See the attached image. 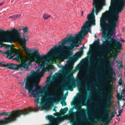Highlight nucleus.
Returning <instances> with one entry per match:
<instances>
[{
  "mask_svg": "<svg viewBox=\"0 0 125 125\" xmlns=\"http://www.w3.org/2000/svg\"><path fill=\"white\" fill-rule=\"evenodd\" d=\"M22 30L23 32L22 35L21 37L20 30H18L15 29H12L10 30L11 36L9 37L8 40L9 42H13L17 40L20 43L24 49L27 55L26 57L22 53H20L17 55L15 58L13 59L17 61L20 59L21 63V64H16L12 63H6L4 62H0V67L7 68L12 70H16L18 71H22L23 69H26L27 70L29 66L32 65L35 63H34V57L36 60L39 61H42L44 60L50 61L52 57H54L59 62H62L65 60L63 51H60L57 49V47L59 46V48L63 49L59 44L58 46H55L51 48L49 53L45 56L44 55H40L37 53L35 51L32 52L26 46V42L28 39V36L26 35V34L29 33V29L26 26H22Z\"/></svg>",
  "mask_w": 125,
  "mask_h": 125,
  "instance_id": "nucleus-1",
  "label": "nucleus"
},
{
  "mask_svg": "<svg viewBox=\"0 0 125 125\" xmlns=\"http://www.w3.org/2000/svg\"><path fill=\"white\" fill-rule=\"evenodd\" d=\"M38 62V65L35 68H38L37 70V72H33V73L28 75L24 79L25 83H22L21 84V87L25 88L26 90L28 91V94H30V97H33L35 98L34 100V104L37 107L39 103L40 95L41 94L40 92H43L44 91L41 88H38L36 87V83L38 82V80L45 72L48 71L47 69L44 67L47 63L45 61L49 62L47 61L44 60L42 61H39L36 60Z\"/></svg>",
  "mask_w": 125,
  "mask_h": 125,
  "instance_id": "nucleus-2",
  "label": "nucleus"
},
{
  "mask_svg": "<svg viewBox=\"0 0 125 125\" xmlns=\"http://www.w3.org/2000/svg\"><path fill=\"white\" fill-rule=\"evenodd\" d=\"M87 19L88 21H86L83 24L81 28L80 31L74 36H69L68 37H66L62 40L60 42L61 44L60 45L63 49H61L57 47V49L60 51H63L65 59L72 55L69 53V51L74 48V47L78 46V42L83 39L84 36L88 33L91 32L89 29L90 25H95V19L94 15H88Z\"/></svg>",
  "mask_w": 125,
  "mask_h": 125,
  "instance_id": "nucleus-3",
  "label": "nucleus"
},
{
  "mask_svg": "<svg viewBox=\"0 0 125 125\" xmlns=\"http://www.w3.org/2000/svg\"><path fill=\"white\" fill-rule=\"evenodd\" d=\"M50 85L54 88V89L50 88H47L44 91V95L41 99V102L42 103H43L45 101H47L45 104L46 106H47L48 105L50 106L52 104L53 102L61 100L63 96L62 94H59L61 93V91L60 90V88L59 87V90L55 95L53 97H50L54 92L55 89L57 85V83L54 81L51 82Z\"/></svg>",
  "mask_w": 125,
  "mask_h": 125,
  "instance_id": "nucleus-4",
  "label": "nucleus"
},
{
  "mask_svg": "<svg viewBox=\"0 0 125 125\" xmlns=\"http://www.w3.org/2000/svg\"><path fill=\"white\" fill-rule=\"evenodd\" d=\"M109 98L107 99L105 101H102L101 106L100 107V110L99 108H96V111L95 113V114L100 117H102V119L104 120H106L108 118V116H110L111 118H113L115 114L117 113L116 112L115 109L113 108L111 110L107 111V109L104 108V107L111 105L112 104L113 102L112 99V95L110 94Z\"/></svg>",
  "mask_w": 125,
  "mask_h": 125,
  "instance_id": "nucleus-5",
  "label": "nucleus"
},
{
  "mask_svg": "<svg viewBox=\"0 0 125 125\" xmlns=\"http://www.w3.org/2000/svg\"><path fill=\"white\" fill-rule=\"evenodd\" d=\"M33 111V110L30 108L28 110L25 109L21 110H17L14 112L9 115H6L8 113L6 112L0 113V117L4 115L6 117L4 119H0V125H4L7 124L12 121L15 120L16 118L21 115H25L28 114L30 112Z\"/></svg>",
  "mask_w": 125,
  "mask_h": 125,
  "instance_id": "nucleus-6",
  "label": "nucleus"
},
{
  "mask_svg": "<svg viewBox=\"0 0 125 125\" xmlns=\"http://www.w3.org/2000/svg\"><path fill=\"white\" fill-rule=\"evenodd\" d=\"M80 85L81 90L82 91V94H80L78 98L75 99V102L77 103L76 104L77 107V114L76 115L79 118L83 120L86 118L85 115V110L83 108L81 109V106L80 104H82L85 102L86 98V91H84L85 90V87L83 84L80 83Z\"/></svg>",
  "mask_w": 125,
  "mask_h": 125,
  "instance_id": "nucleus-7",
  "label": "nucleus"
},
{
  "mask_svg": "<svg viewBox=\"0 0 125 125\" xmlns=\"http://www.w3.org/2000/svg\"><path fill=\"white\" fill-rule=\"evenodd\" d=\"M93 8L90 14L94 15V8L95 9L96 15H97L99 12L102 9V6L105 3V0H93Z\"/></svg>",
  "mask_w": 125,
  "mask_h": 125,
  "instance_id": "nucleus-8",
  "label": "nucleus"
},
{
  "mask_svg": "<svg viewBox=\"0 0 125 125\" xmlns=\"http://www.w3.org/2000/svg\"><path fill=\"white\" fill-rule=\"evenodd\" d=\"M112 44L111 42L109 41H106L103 42L101 46L104 48L106 49V50L102 49L103 52L105 54V55L103 58L106 61H107V63H108L107 54L110 52V48Z\"/></svg>",
  "mask_w": 125,
  "mask_h": 125,
  "instance_id": "nucleus-9",
  "label": "nucleus"
},
{
  "mask_svg": "<svg viewBox=\"0 0 125 125\" xmlns=\"http://www.w3.org/2000/svg\"><path fill=\"white\" fill-rule=\"evenodd\" d=\"M0 36L4 39V41L5 42H9L8 40L9 37L11 36V34L10 33V30L3 31L0 30ZM0 45H3V43L2 42L1 39H0Z\"/></svg>",
  "mask_w": 125,
  "mask_h": 125,
  "instance_id": "nucleus-10",
  "label": "nucleus"
},
{
  "mask_svg": "<svg viewBox=\"0 0 125 125\" xmlns=\"http://www.w3.org/2000/svg\"><path fill=\"white\" fill-rule=\"evenodd\" d=\"M110 75L108 74L106 75V76L102 77H101V78L104 80V81L102 82V83L105 84L104 85H103L102 87L105 88L104 91L106 92L107 91L106 89L107 88H108L110 90H112L113 89V87L109 83H106L109 82V80L106 77H110Z\"/></svg>",
  "mask_w": 125,
  "mask_h": 125,
  "instance_id": "nucleus-11",
  "label": "nucleus"
},
{
  "mask_svg": "<svg viewBox=\"0 0 125 125\" xmlns=\"http://www.w3.org/2000/svg\"><path fill=\"white\" fill-rule=\"evenodd\" d=\"M3 53L9 59H12L17 54V51L16 50L10 51L8 50L3 52Z\"/></svg>",
  "mask_w": 125,
  "mask_h": 125,
  "instance_id": "nucleus-12",
  "label": "nucleus"
},
{
  "mask_svg": "<svg viewBox=\"0 0 125 125\" xmlns=\"http://www.w3.org/2000/svg\"><path fill=\"white\" fill-rule=\"evenodd\" d=\"M75 82V80H73L71 82L69 81L66 83H61L60 84L61 86L64 87L66 86L70 90L72 89V87L74 86Z\"/></svg>",
  "mask_w": 125,
  "mask_h": 125,
  "instance_id": "nucleus-13",
  "label": "nucleus"
},
{
  "mask_svg": "<svg viewBox=\"0 0 125 125\" xmlns=\"http://www.w3.org/2000/svg\"><path fill=\"white\" fill-rule=\"evenodd\" d=\"M59 74L55 73L53 76V78L55 81L57 83H60L61 81H62V78L59 76Z\"/></svg>",
  "mask_w": 125,
  "mask_h": 125,
  "instance_id": "nucleus-14",
  "label": "nucleus"
},
{
  "mask_svg": "<svg viewBox=\"0 0 125 125\" xmlns=\"http://www.w3.org/2000/svg\"><path fill=\"white\" fill-rule=\"evenodd\" d=\"M73 68V65L69 64L67 63V65H65L63 68V70L64 72L67 73L70 71Z\"/></svg>",
  "mask_w": 125,
  "mask_h": 125,
  "instance_id": "nucleus-15",
  "label": "nucleus"
},
{
  "mask_svg": "<svg viewBox=\"0 0 125 125\" xmlns=\"http://www.w3.org/2000/svg\"><path fill=\"white\" fill-rule=\"evenodd\" d=\"M94 44H92L90 45V47L93 48H95L97 49H98L100 47V46H99L100 42L99 41L95 40L94 42Z\"/></svg>",
  "mask_w": 125,
  "mask_h": 125,
  "instance_id": "nucleus-16",
  "label": "nucleus"
},
{
  "mask_svg": "<svg viewBox=\"0 0 125 125\" xmlns=\"http://www.w3.org/2000/svg\"><path fill=\"white\" fill-rule=\"evenodd\" d=\"M84 75V74L80 71L77 75V77L78 79H79L81 82L84 81L85 80V78L84 77H82L81 78L82 75Z\"/></svg>",
  "mask_w": 125,
  "mask_h": 125,
  "instance_id": "nucleus-17",
  "label": "nucleus"
},
{
  "mask_svg": "<svg viewBox=\"0 0 125 125\" xmlns=\"http://www.w3.org/2000/svg\"><path fill=\"white\" fill-rule=\"evenodd\" d=\"M21 16V15L20 14H16L14 15L10 16L9 18H11L13 19L16 20L20 19Z\"/></svg>",
  "mask_w": 125,
  "mask_h": 125,
  "instance_id": "nucleus-18",
  "label": "nucleus"
},
{
  "mask_svg": "<svg viewBox=\"0 0 125 125\" xmlns=\"http://www.w3.org/2000/svg\"><path fill=\"white\" fill-rule=\"evenodd\" d=\"M122 91L123 93H122L120 95H119V98L121 99H122L124 100V103L125 104V99H124L125 94V88L123 89L122 90Z\"/></svg>",
  "mask_w": 125,
  "mask_h": 125,
  "instance_id": "nucleus-19",
  "label": "nucleus"
},
{
  "mask_svg": "<svg viewBox=\"0 0 125 125\" xmlns=\"http://www.w3.org/2000/svg\"><path fill=\"white\" fill-rule=\"evenodd\" d=\"M82 54V52H81L76 53L73 56V58L75 59H77L78 58H79L80 57Z\"/></svg>",
  "mask_w": 125,
  "mask_h": 125,
  "instance_id": "nucleus-20",
  "label": "nucleus"
},
{
  "mask_svg": "<svg viewBox=\"0 0 125 125\" xmlns=\"http://www.w3.org/2000/svg\"><path fill=\"white\" fill-rule=\"evenodd\" d=\"M95 69H92V73H91V76L88 75V78L90 80L92 79V77H94L95 76Z\"/></svg>",
  "mask_w": 125,
  "mask_h": 125,
  "instance_id": "nucleus-21",
  "label": "nucleus"
},
{
  "mask_svg": "<svg viewBox=\"0 0 125 125\" xmlns=\"http://www.w3.org/2000/svg\"><path fill=\"white\" fill-rule=\"evenodd\" d=\"M74 59H75L74 58L73 56V57L71 58L68 61L67 63L69 64L73 65V61Z\"/></svg>",
  "mask_w": 125,
  "mask_h": 125,
  "instance_id": "nucleus-22",
  "label": "nucleus"
},
{
  "mask_svg": "<svg viewBox=\"0 0 125 125\" xmlns=\"http://www.w3.org/2000/svg\"><path fill=\"white\" fill-rule=\"evenodd\" d=\"M99 58H95L93 56L91 57H90V62L91 63L94 62L95 60H97L98 59L99 60Z\"/></svg>",
  "mask_w": 125,
  "mask_h": 125,
  "instance_id": "nucleus-23",
  "label": "nucleus"
},
{
  "mask_svg": "<svg viewBox=\"0 0 125 125\" xmlns=\"http://www.w3.org/2000/svg\"><path fill=\"white\" fill-rule=\"evenodd\" d=\"M51 15L49 14H44L42 15V17L43 19L44 20H46L49 17H51Z\"/></svg>",
  "mask_w": 125,
  "mask_h": 125,
  "instance_id": "nucleus-24",
  "label": "nucleus"
},
{
  "mask_svg": "<svg viewBox=\"0 0 125 125\" xmlns=\"http://www.w3.org/2000/svg\"><path fill=\"white\" fill-rule=\"evenodd\" d=\"M68 110V109L67 107L65 108L64 109H61L60 111V112L61 114H64Z\"/></svg>",
  "mask_w": 125,
  "mask_h": 125,
  "instance_id": "nucleus-25",
  "label": "nucleus"
},
{
  "mask_svg": "<svg viewBox=\"0 0 125 125\" xmlns=\"http://www.w3.org/2000/svg\"><path fill=\"white\" fill-rule=\"evenodd\" d=\"M69 118L72 122H73L74 120V117L73 114H71L69 117Z\"/></svg>",
  "mask_w": 125,
  "mask_h": 125,
  "instance_id": "nucleus-26",
  "label": "nucleus"
},
{
  "mask_svg": "<svg viewBox=\"0 0 125 125\" xmlns=\"http://www.w3.org/2000/svg\"><path fill=\"white\" fill-rule=\"evenodd\" d=\"M107 93H105L103 94V96H102V98L104 99H106L107 97Z\"/></svg>",
  "mask_w": 125,
  "mask_h": 125,
  "instance_id": "nucleus-27",
  "label": "nucleus"
},
{
  "mask_svg": "<svg viewBox=\"0 0 125 125\" xmlns=\"http://www.w3.org/2000/svg\"><path fill=\"white\" fill-rule=\"evenodd\" d=\"M66 118V116H62L59 118V121H62L63 120Z\"/></svg>",
  "mask_w": 125,
  "mask_h": 125,
  "instance_id": "nucleus-28",
  "label": "nucleus"
},
{
  "mask_svg": "<svg viewBox=\"0 0 125 125\" xmlns=\"http://www.w3.org/2000/svg\"><path fill=\"white\" fill-rule=\"evenodd\" d=\"M116 44L117 46L119 48H120L122 46V44L121 43H120L119 42H117Z\"/></svg>",
  "mask_w": 125,
  "mask_h": 125,
  "instance_id": "nucleus-29",
  "label": "nucleus"
},
{
  "mask_svg": "<svg viewBox=\"0 0 125 125\" xmlns=\"http://www.w3.org/2000/svg\"><path fill=\"white\" fill-rule=\"evenodd\" d=\"M92 83L94 84V86L92 85L91 86V87L92 88H95V85L96 84V82L95 81H94L92 82Z\"/></svg>",
  "mask_w": 125,
  "mask_h": 125,
  "instance_id": "nucleus-30",
  "label": "nucleus"
},
{
  "mask_svg": "<svg viewBox=\"0 0 125 125\" xmlns=\"http://www.w3.org/2000/svg\"><path fill=\"white\" fill-rule=\"evenodd\" d=\"M78 67H76L75 68V69L73 70L72 71V73L73 74L75 73V72H76L77 70H78Z\"/></svg>",
  "mask_w": 125,
  "mask_h": 125,
  "instance_id": "nucleus-31",
  "label": "nucleus"
},
{
  "mask_svg": "<svg viewBox=\"0 0 125 125\" xmlns=\"http://www.w3.org/2000/svg\"><path fill=\"white\" fill-rule=\"evenodd\" d=\"M123 111V109L122 108H120L118 109V113H119V114H121L122 112Z\"/></svg>",
  "mask_w": 125,
  "mask_h": 125,
  "instance_id": "nucleus-32",
  "label": "nucleus"
},
{
  "mask_svg": "<svg viewBox=\"0 0 125 125\" xmlns=\"http://www.w3.org/2000/svg\"><path fill=\"white\" fill-rule=\"evenodd\" d=\"M119 63L120 64V65L119 66V68H122L123 67V64L122 63V62L121 61L119 62Z\"/></svg>",
  "mask_w": 125,
  "mask_h": 125,
  "instance_id": "nucleus-33",
  "label": "nucleus"
},
{
  "mask_svg": "<svg viewBox=\"0 0 125 125\" xmlns=\"http://www.w3.org/2000/svg\"><path fill=\"white\" fill-rule=\"evenodd\" d=\"M61 103L62 104V105L63 106H65L66 105V103L64 101H62L61 102Z\"/></svg>",
  "mask_w": 125,
  "mask_h": 125,
  "instance_id": "nucleus-34",
  "label": "nucleus"
},
{
  "mask_svg": "<svg viewBox=\"0 0 125 125\" xmlns=\"http://www.w3.org/2000/svg\"><path fill=\"white\" fill-rule=\"evenodd\" d=\"M90 113L92 115V116H94V112L92 111H90V113H89V114Z\"/></svg>",
  "mask_w": 125,
  "mask_h": 125,
  "instance_id": "nucleus-35",
  "label": "nucleus"
},
{
  "mask_svg": "<svg viewBox=\"0 0 125 125\" xmlns=\"http://www.w3.org/2000/svg\"><path fill=\"white\" fill-rule=\"evenodd\" d=\"M92 55V56L94 57L95 58H96V57L97 56L96 54L94 53H93V54Z\"/></svg>",
  "mask_w": 125,
  "mask_h": 125,
  "instance_id": "nucleus-36",
  "label": "nucleus"
},
{
  "mask_svg": "<svg viewBox=\"0 0 125 125\" xmlns=\"http://www.w3.org/2000/svg\"><path fill=\"white\" fill-rule=\"evenodd\" d=\"M98 56H101L102 55V53L101 52H99V54L98 55Z\"/></svg>",
  "mask_w": 125,
  "mask_h": 125,
  "instance_id": "nucleus-37",
  "label": "nucleus"
},
{
  "mask_svg": "<svg viewBox=\"0 0 125 125\" xmlns=\"http://www.w3.org/2000/svg\"><path fill=\"white\" fill-rule=\"evenodd\" d=\"M100 60L101 61V62H102V63H104V59H103L102 58H101Z\"/></svg>",
  "mask_w": 125,
  "mask_h": 125,
  "instance_id": "nucleus-38",
  "label": "nucleus"
},
{
  "mask_svg": "<svg viewBox=\"0 0 125 125\" xmlns=\"http://www.w3.org/2000/svg\"><path fill=\"white\" fill-rule=\"evenodd\" d=\"M120 40L122 42H125V40H123L121 37L120 38Z\"/></svg>",
  "mask_w": 125,
  "mask_h": 125,
  "instance_id": "nucleus-39",
  "label": "nucleus"
},
{
  "mask_svg": "<svg viewBox=\"0 0 125 125\" xmlns=\"http://www.w3.org/2000/svg\"><path fill=\"white\" fill-rule=\"evenodd\" d=\"M64 80L66 81H67L69 79V78L68 77H66L64 78Z\"/></svg>",
  "mask_w": 125,
  "mask_h": 125,
  "instance_id": "nucleus-40",
  "label": "nucleus"
},
{
  "mask_svg": "<svg viewBox=\"0 0 125 125\" xmlns=\"http://www.w3.org/2000/svg\"><path fill=\"white\" fill-rule=\"evenodd\" d=\"M103 34H104V36H106V32L105 31H104L103 32Z\"/></svg>",
  "mask_w": 125,
  "mask_h": 125,
  "instance_id": "nucleus-41",
  "label": "nucleus"
},
{
  "mask_svg": "<svg viewBox=\"0 0 125 125\" xmlns=\"http://www.w3.org/2000/svg\"><path fill=\"white\" fill-rule=\"evenodd\" d=\"M86 125H92V124H89L88 123L86 122L85 123Z\"/></svg>",
  "mask_w": 125,
  "mask_h": 125,
  "instance_id": "nucleus-42",
  "label": "nucleus"
},
{
  "mask_svg": "<svg viewBox=\"0 0 125 125\" xmlns=\"http://www.w3.org/2000/svg\"><path fill=\"white\" fill-rule=\"evenodd\" d=\"M39 109H37L35 110L34 111L35 112H37L38 111H39Z\"/></svg>",
  "mask_w": 125,
  "mask_h": 125,
  "instance_id": "nucleus-43",
  "label": "nucleus"
},
{
  "mask_svg": "<svg viewBox=\"0 0 125 125\" xmlns=\"http://www.w3.org/2000/svg\"><path fill=\"white\" fill-rule=\"evenodd\" d=\"M3 2H1L0 3V6L2 5L3 4Z\"/></svg>",
  "mask_w": 125,
  "mask_h": 125,
  "instance_id": "nucleus-44",
  "label": "nucleus"
},
{
  "mask_svg": "<svg viewBox=\"0 0 125 125\" xmlns=\"http://www.w3.org/2000/svg\"><path fill=\"white\" fill-rule=\"evenodd\" d=\"M83 11H82V12H81V16H83Z\"/></svg>",
  "mask_w": 125,
  "mask_h": 125,
  "instance_id": "nucleus-45",
  "label": "nucleus"
},
{
  "mask_svg": "<svg viewBox=\"0 0 125 125\" xmlns=\"http://www.w3.org/2000/svg\"><path fill=\"white\" fill-rule=\"evenodd\" d=\"M53 110L54 111H55V112H56V110L55 109H54H54H53Z\"/></svg>",
  "mask_w": 125,
  "mask_h": 125,
  "instance_id": "nucleus-46",
  "label": "nucleus"
},
{
  "mask_svg": "<svg viewBox=\"0 0 125 125\" xmlns=\"http://www.w3.org/2000/svg\"><path fill=\"white\" fill-rule=\"evenodd\" d=\"M89 82V80H87V81H86V83H88Z\"/></svg>",
  "mask_w": 125,
  "mask_h": 125,
  "instance_id": "nucleus-47",
  "label": "nucleus"
},
{
  "mask_svg": "<svg viewBox=\"0 0 125 125\" xmlns=\"http://www.w3.org/2000/svg\"><path fill=\"white\" fill-rule=\"evenodd\" d=\"M121 114H119H119H118V116H119Z\"/></svg>",
  "mask_w": 125,
  "mask_h": 125,
  "instance_id": "nucleus-48",
  "label": "nucleus"
},
{
  "mask_svg": "<svg viewBox=\"0 0 125 125\" xmlns=\"http://www.w3.org/2000/svg\"><path fill=\"white\" fill-rule=\"evenodd\" d=\"M85 71H86V72H87V70H85Z\"/></svg>",
  "mask_w": 125,
  "mask_h": 125,
  "instance_id": "nucleus-49",
  "label": "nucleus"
},
{
  "mask_svg": "<svg viewBox=\"0 0 125 125\" xmlns=\"http://www.w3.org/2000/svg\"><path fill=\"white\" fill-rule=\"evenodd\" d=\"M93 66H91V68H93Z\"/></svg>",
  "mask_w": 125,
  "mask_h": 125,
  "instance_id": "nucleus-50",
  "label": "nucleus"
},
{
  "mask_svg": "<svg viewBox=\"0 0 125 125\" xmlns=\"http://www.w3.org/2000/svg\"><path fill=\"white\" fill-rule=\"evenodd\" d=\"M111 71H114V70H113L112 69Z\"/></svg>",
  "mask_w": 125,
  "mask_h": 125,
  "instance_id": "nucleus-51",
  "label": "nucleus"
},
{
  "mask_svg": "<svg viewBox=\"0 0 125 125\" xmlns=\"http://www.w3.org/2000/svg\"><path fill=\"white\" fill-rule=\"evenodd\" d=\"M93 51H93V50H92V52H93Z\"/></svg>",
  "mask_w": 125,
  "mask_h": 125,
  "instance_id": "nucleus-52",
  "label": "nucleus"
},
{
  "mask_svg": "<svg viewBox=\"0 0 125 125\" xmlns=\"http://www.w3.org/2000/svg\"><path fill=\"white\" fill-rule=\"evenodd\" d=\"M99 97H100V96L99 95L98 96Z\"/></svg>",
  "mask_w": 125,
  "mask_h": 125,
  "instance_id": "nucleus-53",
  "label": "nucleus"
},
{
  "mask_svg": "<svg viewBox=\"0 0 125 125\" xmlns=\"http://www.w3.org/2000/svg\"><path fill=\"white\" fill-rule=\"evenodd\" d=\"M20 74H21V73L20 72Z\"/></svg>",
  "mask_w": 125,
  "mask_h": 125,
  "instance_id": "nucleus-54",
  "label": "nucleus"
},
{
  "mask_svg": "<svg viewBox=\"0 0 125 125\" xmlns=\"http://www.w3.org/2000/svg\"><path fill=\"white\" fill-rule=\"evenodd\" d=\"M124 105H125V104H124L123 105V106H124Z\"/></svg>",
  "mask_w": 125,
  "mask_h": 125,
  "instance_id": "nucleus-55",
  "label": "nucleus"
}]
</instances>
